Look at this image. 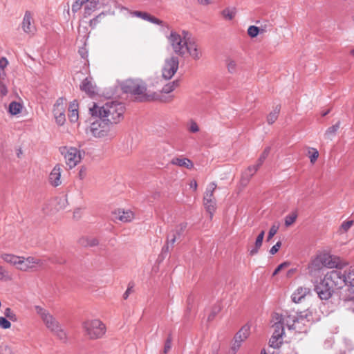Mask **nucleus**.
I'll return each instance as SVG.
<instances>
[{
  "label": "nucleus",
  "mask_w": 354,
  "mask_h": 354,
  "mask_svg": "<svg viewBox=\"0 0 354 354\" xmlns=\"http://www.w3.org/2000/svg\"><path fill=\"white\" fill-rule=\"evenodd\" d=\"M169 32L165 35L169 46L176 55L185 57L189 55L194 60L202 57L197 39L187 30L168 29Z\"/></svg>",
  "instance_id": "nucleus-1"
},
{
  "label": "nucleus",
  "mask_w": 354,
  "mask_h": 354,
  "mask_svg": "<svg viewBox=\"0 0 354 354\" xmlns=\"http://www.w3.org/2000/svg\"><path fill=\"white\" fill-rule=\"evenodd\" d=\"M124 111V104L117 101L107 102L102 106L93 103V106L89 107V113L92 116L103 119L113 126L123 120Z\"/></svg>",
  "instance_id": "nucleus-2"
},
{
  "label": "nucleus",
  "mask_w": 354,
  "mask_h": 354,
  "mask_svg": "<svg viewBox=\"0 0 354 354\" xmlns=\"http://www.w3.org/2000/svg\"><path fill=\"white\" fill-rule=\"evenodd\" d=\"M122 89L125 93L136 95L140 101H153L159 98L156 93L147 92L145 83L140 79L126 80L122 84Z\"/></svg>",
  "instance_id": "nucleus-3"
},
{
  "label": "nucleus",
  "mask_w": 354,
  "mask_h": 354,
  "mask_svg": "<svg viewBox=\"0 0 354 354\" xmlns=\"http://www.w3.org/2000/svg\"><path fill=\"white\" fill-rule=\"evenodd\" d=\"M36 313L40 317L45 326L61 341L67 339L66 331L62 327L56 318L48 310L39 306H35Z\"/></svg>",
  "instance_id": "nucleus-4"
},
{
  "label": "nucleus",
  "mask_w": 354,
  "mask_h": 354,
  "mask_svg": "<svg viewBox=\"0 0 354 354\" xmlns=\"http://www.w3.org/2000/svg\"><path fill=\"white\" fill-rule=\"evenodd\" d=\"M89 131L95 138H97L112 139L116 135L114 126L100 118L91 124Z\"/></svg>",
  "instance_id": "nucleus-5"
},
{
  "label": "nucleus",
  "mask_w": 354,
  "mask_h": 354,
  "mask_svg": "<svg viewBox=\"0 0 354 354\" xmlns=\"http://www.w3.org/2000/svg\"><path fill=\"white\" fill-rule=\"evenodd\" d=\"M271 323L273 333L269 343L270 346L279 348L282 343L284 334L285 318L281 314L274 313L272 315Z\"/></svg>",
  "instance_id": "nucleus-6"
},
{
  "label": "nucleus",
  "mask_w": 354,
  "mask_h": 354,
  "mask_svg": "<svg viewBox=\"0 0 354 354\" xmlns=\"http://www.w3.org/2000/svg\"><path fill=\"white\" fill-rule=\"evenodd\" d=\"M296 314L287 316V318L292 319V323L290 324L288 319L286 320V326L289 330L301 332L305 326L313 322V313L310 310Z\"/></svg>",
  "instance_id": "nucleus-7"
},
{
  "label": "nucleus",
  "mask_w": 354,
  "mask_h": 354,
  "mask_svg": "<svg viewBox=\"0 0 354 354\" xmlns=\"http://www.w3.org/2000/svg\"><path fill=\"white\" fill-rule=\"evenodd\" d=\"M83 329L85 335L91 339L101 338L106 333L105 325L97 319L84 322L83 323Z\"/></svg>",
  "instance_id": "nucleus-8"
},
{
  "label": "nucleus",
  "mask_w": 354,
  "mask_h": 354,
  "mask_svg": "<svg viewBox=\"0 0 354 354\" xmlns=\"http://www.w3.org/2000/svg\"><path fill=\"white\" fill-rule=\"evenodd\" d=\"M62 153L64 156L66 165L72 169L80 162L84 152L76 147H64Z\"/></svg>",
  "instance_id": "nucleus-9"
},
{
  "label": "nucleus",
  "mask_w": 354,
  "mask_h": 354,
  "mask_svg": "<svg viewBox=\"0 0 354 354\" xmlns=\"http://www.w3.org/2000/svg\"><path fill=\"white\" fill-rule=\"evenodd\" d=\"M44 265V262L41 259L32 256H21L17 269L23 272L32 271L42 268Z\"/></svg>",
  "instance_id": "nucleus-10"
},
{
  "label": "nucleus",
  "mask_w": 354,
  "mask_h": 354,
  "mask_svg": "<svg viewBox=\"0 0 354 354\" xmlns=\"http://www.w3.org/2000/svg\"><path fill=\"white\" fill-rule=\"evenodd\" d=\"M324 277L325 281H328L333 288H341L346 285L344 271L341 270H333L328 272Z\"/></svg>",
  "instance_id": "nucleus-11"
},
{
  "label": "nucleus",
  "mask_w": 354,
  "mask_h": 354,
  "mask_svg": "<svg viewBox=\"0 0 354 354\" xmlns=\"http://www.w3.org/2000/svg\"><path fill=\"white\" fill-rule=\"evenodd\" d=\"M179 59L177 57L172 55L165 61L162 75L165 80H170L176 73L178 68Z\"/></svg>",
  "instance_id": "nucleus-12"
},
{
  "label": "nucleus",
  "mask_w": 354,
  "mask_h": 354,
  "mask_svg": "<svg viewBox=\"0 0 354 354\" xmlns=\"http://www.w3.org/2000/svg\"><path fill=\"white\" fill-rule=\"evenodd\" d=\"M315 290L321 299L327 300L331 297L334 288L328 281H325V277H324V279L315 286Z\"/></svg>",
  "instance_id": "nucleus-13"
},
{
  "label": "nucleus",
  "mask_w": 354,
  "mask_h": 354,
  "mask_svg": "<svg viewBox=\"0 0 354 354\" xmlns=\"http://www.w3.org/2000/svg\"><path fill=\"white\" fill-rule=\"evenodd\" d=\"M33 16V14L30 11H26L21 22L23 31L26 34L32 35L36 32Z\"/></svg>",
  "instance_id": "nucleus-14"
},
{
  "label": "nucleus",
  "mask_w": 354,
  "mask_h": 354,
  "mask_svg": "<svg viewBox=\"0 0 354 354\" xmlns=\"http://www.w3.org/2000/svg\"><path fill=\"white\" fill-rule=\"evenodd\" d=\"M131 15L132 17H136L138 18H140L145 21H147L150 23L161 26L162 27H165L167 29L169 28V26L168 24L164 22L163 21L156 18V17L149 14L147 12H142V11H133L131 12Z\"/></svg>",
  "instance_id": "nucleus-15"
},
{
  "label": "nucleus",
  "mask_w": 354,
  "mask_h": 354,
  "mask_svg": "<svg viewBox=\"0 0 354 354\" xmlns=\"http://www.w3.org/2000/svg\"><path fill=\"white\" fill-rule=\"evenodd\" d=\"M186 227L187 223H182L177 225L175 228L169 232L167 237V245L165 247V250H169V243L174 245V243L181 237Z\"/></svg>",
  "instance_id": "nucleus-16"
},
{
  "label": "nucleus",
  "mask_w": 354,
  "mask_h": 354,
  "mask_svg": "<svg viewBox=\"0 0 354 354\" xmlns=\"http://www.w3.org/2000/svg\"><path fill=\"white\" fill-rule=\"evenodd\" d=\"M62 169L59 165H57L52 169L49 174V183L53 187H57L62 184L61 180Z\"/></svg>",
  "instance_id": "nucleus-17"
},
{
  "label": "nucleus",
  "mask_w": 354,
  "mask_h": 354,
  "mask_svg": "<svg viewBox=\"0 0 354 354\" xmlns=\"http://www.w3.org/2000/svg\"><path fill=\"white\" fill-rule=\"evenodd\" d=\"M80 89L88 95L93 96L96 93V86L91 77L85 78L80 84Z\"/></svg>",
  "instance_id": "nucleus-18"
},
{
  "label": "nucleus",
  "mask_w": 354,
  "mask_h": 354,
  "mask_svg": "<svg viewBox=\"0 0 354 354\" xmlns=\"http://www.w3.org/2000/svg\"><path fill=\"white\" fill-rule=\"evenodd\" d=\"M83 2L84 17L91 15L97 8L99 3L98 0H81Z\"/></svg>",
  "instance_id": "nucleus-19"
},
{
  "label": "nucleus",
  "mask_w": 354,
  "mask_h": 354,
  "mask_svg": "<svg viewBox=\"0 0 354 354\" xmlns=\"http://www.w3.org/2000/svg\"><path fill=\"white\" fill-rule=\"evenodd\" d=\"M115 219L123 223L130 222L134 218V214L131 210L118 209L115 212Z\"/></svg>",
  "instance_id": "nucleus-20"
},
{
  "label": "nucleus",
  "mask_w": 354,
  "mask_h": 354,
  "mask_svg": "<svg viewBox=\"0 0 354 354\" xmlns=\"http://www.w3.org/2000/svg\"><path fill=\"white\" fill-rule=\"evenodd\" d=\"M310 290L306 287H299L292 295V299L295 303L300 302L307 295L310 294Z\"/></svg>",
  "instance_id": "nucleus-21"
},
{
  "label": "nucleus",
  "mask_w": 354,
  "mask_h": 354,
  "mask_svg": "<svg viewBox=\"0 0 354 354\" xmlns=\"http://www.w3.org/2000/svg\"><path fill=\"white\" fill-rule=\"evenodd\" d=\"M236 13V8L232 6L226 7L221 12L223 19L228 21H232L235 18Z\"/></svg>",
  "instance_id": "nucleus-22"
},
{
  "label": "nucleus",
  "mask_w": 354,
  "mask_h": 354,
  "mask_svg": "<svg viewBox=\"0 0 354 354\" xmlns=\"http://www.w3.org/2000/svg\"><path fill=\"white\" fill-rule=\"evenodd\" d=\"M78 104L76 101H73L71 103L68 111V118L71 122H77L78 121L79 115H78Z\"/></svg>",
  "instance_id": "nucleus-23"
},
{
  "label": "nucleus",
  "mask_w": 354,
  "mask_h": 354,
  "mask_svg": "<svg viewBox=\"0 0 354 354\" xmlns=\"http://www.w3.org/2000/svg\"><path fill=\"white\" fill-rule=\"evenodd\" d=\"M317 257H318L319 262L322 263L323 266L327 268H333L335 266V262L332 261L331 256L328 253H321L317 254Z\"/></svg>",
  "instance_id": "nucleus-24"
},
{
  "label": "nucleus",
  "mask_w": 354,
  "mask_h": 354,
  "mask_svg": "<svg viewBox=\"0 0 354 354\" xmlns=\"http://www.w3.org/2000/svg\"><path fill=\"white\" fill-rule=\"evenodd\" d=\"M21 256H17L12 254H1V259L6 263L15 266L17 269L18 268L19 262Z\"/></svg>",
  "instance_id": "nucleus-25"
},
{
  "label": "nucleus",
  "mask_w": 354,
  "mask_h": 354,
  "mask_svg": "<svg viewBox=\"0 0 354 354\" xmlns=\"http://www.w3.org/2000/svg\"><path fill=\"white\" fill-rule=\"evenodd\" d=\"M257 170L258 167H255L254 165L249 166L242 174V183L246 184Z\"/></svg>",
  "instance_id": "nucleus-26"
},
{
  "label": "nucleus",
  "mask_w": 354,
  "mask_h": 354,
  "mask_svg": "<svg viewBox=\"0 0 354 354\" xmlns=\"http://www.w3.org/2000/svg\"><path fill=\"white\" fill-rule=\"evenodd\" d=\"M250 326L248 324L243 326L239 331L235 335L234 338L244 342L250 335Z\"/></svg>",
  "instance_id": "nucleus-27"
},
{
  "label": "nucleus",
  "mask_w": 354,
  "mask_h": 354,
  "mask_svg": "<svg viewBox=\"0 0 354 354\" xmlns=\"http://www.w3.org/2000/svg\"><path fill=\"white\" fill-rule=\"evenodd\" d=\"M323 267V265L319 262L318 257L316 256L315 258L311 260L308 266V272L310 274L313 275L316 271L321 270Z\"/></svg>",
  "instance_id": "nucleus-28"
},
{
  "label": "nucleus",
  "mask_w": 354,
  "mask_h": 354,
  "mask_svg": "<svg viewBox=\"0 0 354 354\" xmlns=\"http://www.w3.org/2000/svg\"><path fill=\"white\" fill-rule=\"evenodd\" d=\"M171 162L172 165H177V166L182 167H185L187 169H191L193 167L192 162L186 158H176L172 159Z\"/></svg>",
  "instance_id": "nucleus-29"
},
{
  "label": "nucleus",
  "mask_w": 354,
  "mask_h": 354,
  "mask_svg": "<svg viewBox=\"0 0 354 354\" xmlns=\"http://www.w3.org/2000/svg\"><path fill=\"white\" fill-rule=\"evenodd\" d=\"M217 185L215 183H211L208 185V186L206 188L205 192L203 196V201H211L214 200L215 198L214 196V192L216 189Z\"/></svg>",
  "instance_id": "nucleus-30"
},
{
  "label": "nucleus",
  "mask_w": 354,
  "mask_h": 354,
  "mask_svg": "<svg viewBox=\"0 0 354 354\" xmlns=\"http://www.w3.org/2000/svg\"><path fill=\"white\" fill-rule=\"evenodd\" d=\"M264 235H265L264 231H261V233L258 235V236L256 239L255 243H254V247L250 250V255H252V256L254 255L258 252L259 249L262 245Z\"/></svg>",
  "instance_id": "nucleus-31"
},
{
  "label": "nucleus",
  "mask_w": 354,
  "mask_h": 354,
  "mask_svg": "<svg viewBox=\"0 0 354 354\" xmlns=\"http://www.w3.org/2000/svg\"><path fill=\"white\" fill-rule=\"evenodd\" d=\"M23 104L17 102H12L8 106V112L12 115H17L21 112Z\"/></svg>",
  "instance_id": "nucleus-32"
},
{
  "label": "nucleus",
  "mask_w": 354,
  "mask_h": 354,
  "mask_svg": "<svg viewBox=\"0 0 354 354\" xmlns=\"http://www.w3.org/2000/svg\"><path fill=\"white\" fill-rule=\"evenodd\" d=\"M203 205L206 211L209 213L210 219H212L216 209V199L211 201L209 200L208 201H203Z\"/></svg>",
  "instance_id": "nucleus-33"
},
{
  "label": "nucleus",
  "mask_w": 354,
  "mask_h": 354,
  "mask_svg": "<svg viewBox=\"0 0 354 354\" xmlns=\"http://www.w3.org/2000/svg\"><path fill=\"white\" fill-rule=\"evenodd\" d=\"M340 127V122H337L335 124L328 128L324 133V137L327 140H332L336 135L337 130Z\"/></svg>",
  "instance_id": "nucleus-34"
},
{
  "label": "nucleus",
  "mask_w": 354,
  "mask_h": 354,
  "mask_svg": "<svg viewBox=\"0 0 354 354\" xmlns=\"http://www.w3.org/2000/svg\"><path fill=\"white\" fill-rule=\"evenodd\" d=\"M344 273L346 277V284L354 286V266L344 271Z\"/></svg>",
  "instance_id": "nucleus-35"
},
{
  "label": "nucleus",
  "mask_w": 354,
  "mask_h": 354,
  "mask_svg": "<svg viewBox=\"0 0 354 354\" xmlns=\"http://www.w3.org/2000/svg\"><path fill=\"white\" fill-rule=\"evenodd\" d=\"M226 66L227 71L231 74H234L238 71L237 62L232 58H227L226 59Z\"/></svg>",
  "instance_id": "nucleus-36"
},
{
  "label": "nucleus",
  "mask_w": 354,
  "mask_h": 354,
  "mask_svg": "<svg viewBox=\"0 0 354 354\" xmlns=\"http://www.w3.org/2000/svg\"><path fill=\"white\" fill-rule=\"evenodd\" d=\"M65 111V101L63 98H59L56 101L53 106V113H64Z\"/></svg>",
  "instance_id": "nucleus-37"
},
{
  "label": "nucleus",
  "mask_w": 354,
  "mask_h": 354,
  "mask_svg": "<svg viewBox=\"0 0 354 354\" xmlns=\"http://www.w3.org/2000/svg\"><path fill=\"white\" fill-rule=\"evenodd\" d=\"M186 127L187 131L192 133H196L200 131L198 124L193 119H190L189 120L187 121Z\"/></svg>",
  "instance_id": "nucleus-38"
},
{
  "label": "nucleus",
  "mask_w": 354,
  "mask_h": 354,
  "mask_svg": "<svg viewBox=\"0 0 354 354\" xmlns=\"http://www.w3.org/2000/svg\"><path fill=\"white\" fill-rule=\"evenodd\" d=\"M279 111L280 107L279 106H277L274 109V110L270 113L267 118V121L268 124H272L277 120V119L278 118Z\"/></svg>",
  "instance_id": "nucleus-39"
},
{
  "label": "nucleus",
  "mask_w": 354,
  "mask_h": 354,
  "mask_svg": "<svg viewBox=\"0 0 354 354\" xmlns=\"http://www.w3.org/2000/svg\"><path fill=\"white\" fill-rule=\"evenodd\" d=\"M179 85L178 80H174L173 82H169L166 85H165L162 88V92L165 93H169L173 91L176 88H177Z\"/></svg>",
  "instance_id": "nucleus-40"
},
{
  "label": "nucleus",
  "mask_w": 354,
  "mask_h": 354,
  "mask_svg": "<svg viewBox=\"0 0 354 354\" xmlns=\"http://www.w3.org/2000/svg\"><path fill=\"white\" fill-rule=\"evenodd\" d=\"M80 243L84 246H95L98 244L97 239L95 238H82Z\"/></svg>",
  "instance_id": "nucleus-41"
},
{
  "label": "nucleus",
  "mask_w": 354,
  "mask_h": 354,
  "mask_svg": "<svg viewBox=\"0 0 354 354\" xmlns=\"http://www.w3.org/2000/svg\"><path fill=\"white\" fill-rule=\"evenodd\" d=\"M4 317L8 319L12 320V322H17V317L12 310L6 308L3 312Z\"/></svg>",
  "instance_id": "nucleus-42"
},
{
  "label": "nucleus",
  "mask_w": 354,
  "mask_h": 354,
  "mask_svg": "<svg viewBox=\"0 0 354 354\" xmlns=\"http://www.w3.org/2000/svg\"><path fill=\"white\" fill-rule=\"evenodd\" d=\"M297 218V212H292L285 217V225L286 227H289L292 225Z\"/></svg>",
  "instance_id": "nucleus-43"
},
{
  "label": "nucleus",
  "mask_w": 354,
  "mask_h": 354,
  "mask_svg": "<svg viewBox=\"0 0 354 354\" xmlns=\"http://www.w3.org/2000/svg\"><path fill=\"white\" fill-rule=\"evenodd\" d=\"M241 344H242V342L239 341V339H236V338H234V341H233L231 348H230V354H236V353L240 348Z\"/></svg>",
  "instance_id": "nucleus-44"
},
{
  "label": "nucleus",
  "mask_w": 354,
  "mask_h": 354,
  "mask_svg": "<svg viewBox=\"0 0 354 354\" xmlns=\"http://www.w3.org/2000/svg\"><path fill=\"white\" fill-rule=\"evenodd\" d=\"M260 32V29L259 27L255 26H250L248 28V34L250 37L254 38L257 37Z\"/></svg>",
  "instance_id": "nucleus-45"
},
{
  "label": "nucleus",
  "mask_w": 354,
  "mask_h": 354,
  "mask_svg": "<svg viewBox=\"0 0 354 354\" xmlns=\"http://www.w3.org/2000/svg\"><path fill=\"white\" fill-rule=\"evenodd\" d=\"M55 121L57 124L59 125H63L65 123L66 121V117L64 113H53Z\"/></svg>",
  "instance_id": "nucleus-46"
},
{
  "label": "nucleus",
  "mask_w": 354,
  "mask_h": 354,
  "mask_svg": "<svg viewBox=\"0 0 354 354\" xmlns=\"http://www.w3.org/2000/svg\"><path fill=\"white\" fill-rule=\"evenodd\" d=\"M83 6V2L81 0H75L71 6V11L73 14L78 12Z\"/></svg>",
  "instance_id": "nucleus-47"
},
{
  "label": "nucleus",
  "mask_w": 354,
  "mask_h": 354,
  "mask_svg": "<svg viewBox=\"0 0 354 354\" xmlns=\"http://www.w3.org/2000/svg\"><path fill=\"white\" fill-rule=\"evenodd\" d=\"M308 153L310 154L309 158H310V162L312 163H314L317 160V158L319 157L318 151L316 149L311 148Z\"/></svg>",
  "instance_id": "nucleus-48"
},
{
  "label": "nucleus",
  "mask_w": 354,
  "mask_h": 354,
  "mask_svg": "<svg viewBox=\"0 0 354 354\" xmlns=\"http://www.w3.org/2000/svg\"><path fill=\"white\" fill-rule=\"evenodd\" d=\"M279 230V225H273L268 232V235L267 237V241H269L277 232Z\"/></svg>",
  "instance_id": "nucleus-49"
},
{
  "label": "nucleus",
  "mask_w": 354,
  "mask_h": 354,
  "mask_svg": "<svg viewBox=\"0 0 354 354\" xmlns=\"http://www.w3.org/2000/svg\"><path fill=\"white\" fill-rule=\"evenodd\" d=\"M12 320L8 319L6 317H1V328L8 329L11 327Z\"/></svg>",
  "instance_id": "nucleus-50"
},
{
  "label": "nucleus",
  "mask_w": 354,
  "mask_h": 354,
  "mask_svg": "<svg viewBox=\"0 0 354 354\" xmlns=\"http://www.w3.org/2000/svg\"><path fill=\"white\" fill-rule=\"evenodd\" d=\"M353 225V221H344L341 225V229L344 230V232H347L351 226Z\"/></svg>",
  "instance_id": "nucleus-51"
},
{
  "label": "nucleus",
  "mask_w": 354,
  "mask_h": 354,
  "mask_svg": "<svg viewBox=\"0 0 354 354\" xmlns=\"http://www.w3.org/2000/svg\"><path fill=\"white\" fill-rule=\"evenodd\" d=\"M1 354H16V352L11 346L6 345L1 350Z\"/></svg>",
  "instance_id": "nucleus-52"
},
{
  "label": "nucleus",
  "mask_w": 354,
  "mask_h": 354,
  "mask_svg": "<svg viewBox=\"0 0 354 354\" xmlns=\"http://www.w3.org/2000/svg\"><path fill=\"white\" fill-rule=\"evenodd\" d=\"M270 147H268L264 149V151H263V153L261 154V156L259 157V159L261 161H264L266 159V158L268 157V156L270 153Z\"/></svg>",
  "instance_id": "nucleus-53"
},
{
  "label": "nucleus",
  "mask_w": 354,
  "mask_h": 354,
  "mask_svg": "<svg viewBox=\"0 0 354 354\" xmlns=\"http://www.w3.org/2000/svg\"><path fill=\"white\" fill-rule=\"evenodd\" d=\"M281 243L280 241H278L274 245H273L270 250V253L271 254H276L278 250H279V248H281Z\"/></svg>",
  "instance_id": "nucleus-54"
},
{
  "label": "nucleus",
  "mask_w": 354,
  "mask_h": 354,
  "mask_svg": "<svg viewBox=\"0 0 354 354\" xmlns=\"http://www.w3.org/2000/svg\"><path fill=\"white\" fill-rule=\"evenodd\" d=\"M171 339L170 338H168L166 342H165V346H164V353H167L169 350L171 349Z\"/></svg>",
  "instance_id": "nucleus-55"
},
{
  "label": "nucleus",
  "mask_w": 354,
  "mask_h": 354,
  "mask_svg": "<svg viewBox=\"0 0 354 354\" xmlns=\"http://www.w3.org/2000/svg\"><path fill=\"white\" fill-rule=\"evenodd\" d=\"M220 311V308L219 307H216L215 308L212 313L208 316V321H211L214 319V317L216 316V315Z\"/></svg>",
  "instance_id": "nucleus-56"
},
{
  "label": "nucleus",
  "mask_w": 354,
  "mask_h": 354,
  "mask_svg": "<svg viewBox=\"0 0 354 354\" xmlns=\"http://www.w3.org/2000/svg\"><path fill=\"white\" fill-rule=\"evenodd\" d=\"M11 276L8 273L6 274V271L1 268V281L2 280H10L11 279Z\"/></svg>",
  "instance_id": "nucleus-57"
},
{
  "label": "nucleus",
  "mask_w": 354,
  "mask_h": 354,
  "mask_svg": "<svg viewBox=\"0 0 354 354\" xmlns=\"http://www.w3.org/2000/svg\"><path fill=\"white\" fill-rule=\"evenodd\" d=\"M290 315H297L295 312H292V313H288V312H286L284 315H282L283 317L285 318V324L286 325V320L288 319L289 321V322L290 324L292 323V319H290V318H287V316Z\"/></svg>",
  "instance_id": "nucleus-58"
},
{
  "label": "nucleus",
  "mask_w": 354,
  "mask_h": 354,
  "mask_svg": "<svg viewBox=\"0 0 354 354\" xmlns=\"http://www.w3.org/2000/svg\"><path fill=\"white\" fill-rule=\"evenodd\" d=\"M86 176V169L82 167L79 171V177L80 179H84Z\"/></svg>",
  "instance_id": "nucleus-59"
},
{
  "label": "nucleus",
  "mask_w": 354,
  "mask_h": 354,
  "mask_svg": "<svg viewBox=\"0 0 354 354\" xmlns=\"http://www.w3.org/2000/svg\"><path fill=\"white\" fill-rule=\"evenodd\" d=\"M198 3L202 6H208L212 3V0H197Z\"/></svg>",
  "instance_id": "nucleus-60"
},
{
  "label": "nucleus",
  "mask_w": 354,
  "mask_h": 354,
  "mask_svg": "<svg viewBox=\"0 0 354 354\" xmlns=\"http://www.w3.org/2000/svg\"><path fill=\"white\" fill-rule=\"evenodd\" d=\"M197 186H198L197 182L194 180H192L189 183L190 188L193 189L194 191L196 190Z\"/></svg>",
  "instance_id": "nucleus-61"
},
{
  "label": "nucleus",
  "mask_w": 354,
  "mask_h": 354,
  "mask_svg": "<svg viewBox=\"0 0 354 354\" xmlns=\"http://www.w3.org/2000/svg\"><path fill=\"white\" fill-rule=\"evenodd\" d=\"M131 292V288H128L127 289V290L125 291V292L124 293L123 295V298L124 299H127L128 298V297L129 296L130 293Z\"/></svg>",
  "instance_id": "nucleus-62"
},
{
  "label": "nucleus",
  "mask_w": 354,
  "mask_h": 354,
  "mask_svg": "<svg viewBox=\"0 0 354 354\" xmlns=\"http://www.w3.org/2000/svg\"><path fill=\"white\" fill-rule=\"evenodd\" d=\"M8 64V61L5 57H1V69Z\"/></svg>",
  "instance_id": "nucleus-63"
},
{
  "label": "nucleus",
  "mask_w": 354,
  "mask_h": 354,
  "mask_svg": "<svg viewBox=\"0 0 354 354\" xmlns=\"http://www.w3.org/2000/svg\"><path fill=\"white\" fill-rule=\"evenodd\" d=\"M289 265H290V263L288 262H283V263H281L280 265H279L277 266V268H279L281 270L283 268L288 267Z\"/></svg>",
  "instance_id": "nucleus-64"
}]
</instances>
